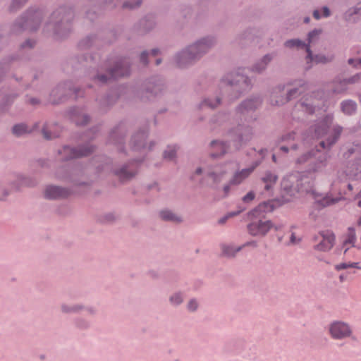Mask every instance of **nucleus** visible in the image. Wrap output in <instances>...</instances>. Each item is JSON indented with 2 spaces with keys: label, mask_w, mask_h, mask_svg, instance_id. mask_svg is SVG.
<instances>
[{
  "label": "nucleus",
  "mask_w": 361,
  "mask_h": 361,
  "mask_svg": "<svg viewBox=\"0 0 361 361\" xmlns=\"http://www.w3.org/2000/svg\"><path fill=\"white\" fill-rule=\"evenodd\" d=\"M216 44L214 37H202L176 52L173 61L178 68H188L200 61Z\"/></svg>",
  "instance_id": "f257e3e1"
},
{
  "label": "nucleus",
  "mask_w": 361,
  "mask_h": 361,
  "mask_svg": "<svg viewBox=\"0 0 361 361\" xmlns=\"http://www.w3.org/2000/svg\"><path fill=\"white\" fill-rule=\"evenodd\" d=\"M74 18L75 13L71 7L60 6L51 13L43 30L56 40H63L72 32Z\"/></svg>",
  "instance_id": "f03ea898"
},
{
  "label": "nucleus",
  "mask_w": 361,
  "mask_h": 361,
  "mask_svg": "<svg viewBox=\"0 0 361 361\" xmlns=\"http://www.w3.org/2000/svg\"><path fill=\"white\" fill-rule=\"evenodd\" d=\"M219 85L228 94L231 99H238L248 92L252 87L251 80L240 68L224 75L220 80Z\"/></svg>",
  "instance_id": "7ed1b4c3"
},
{
  "label": "nucleus",
  "mask_w": 361,
  "mask_h": 361,
  "mask_svg": "<svg viewBox=\"0 0 361 361\" xmlns=\"http://www.w3.org/2000/svg\"><path fill=\"white\" fill-rule=\"evenodd\" d=\"M92 171V169L79 164H74L68 167L58 169L56 176L75 187H91L94 181Z\"/></svg>",
  "instance_id": "20e7f679"
},
{
  "label": "nucleus",
  "mask_w": 361,
  "mask_h": 361,
  "mask_svg": "<svg viewBox=\"0 0 361 361\" xmlns=\"http://www.w3.org/2000/svg\"><path fill=\"white\" fill-rule=\"evenodd\" d=\"M42 13L37 9H27L17 18L11 26V32L18 35L24 31H37L42 23Z\"/></svg>",
  "instance_id": "39448f33"
},
{
  "label": "nucleus",
  "mask_w": 361,
  "mask_h": 361,
  "mask_svg": "<svg viewBox=\"0 0 361 361\" xmlns=\"http://www.w3.org/2000/svg\"><path fill=\"white\" fill-rule=\"evenodd\" d=\"M165 89L164 80L158 75L152 76L143 82L137 96L143 102H152L162 95Z\"/></svg>",
  "instance_id": "423d86ee"
},
{
  "label": "nucleus",
  "mask_w": 361,
  "mask_h": 361,
  "mask_svg": "<svg viewBox=\"0 0 361 361\" xmlns=\"http://www.w3.org/2000/svg\"><path fill=\"white\" fill-rule=\"evenodd\" d=\"M81 89L74 87L71 82H61L51 90L47 101L53 106H58L65 103L72 96L78 99L81 97Z\"/></svg>",
  "instance_id": "0eeeda50"
},
{
  "label": "nucleus",
  "mask_w": 361,
  "mask_h": 361,
  "mask_svg": "<svg viewBox=\"0 0 361 361\" xmlns=\"http://www.w3.org/2000/svg\"><path fill=\"white\" fill-rule=\"evenodd\" d=\"M328 154L326 151L313 148L301 155L296 160V163L301 164L310 162L305 171L308 173H316L326 166Z\"/></svg>",
  "instance_id": "6e6552de"
},
{
  "label": "nucleus",
  "mask_w": 361,
  "mask_h": 361,
  "mask_svg": "<svg viewBox=\"0 0 361 361\" xmlns=\"http://www.w3.org/2000/svg\"><path fill=\"white\" fill-rule=\"evenodd\" d=\"M226 135L230 138V142L233 143L235 149L238 151L252 139L253 130L249 125L238 123L228 129Z\"/></svg>",
  "instance_id": "1a4fd4ad"
},
{
  "label": "nucleus",
  "mask_w": 361,
  "mask_h": 361,
  "mask_svg": "<svg viewBox=\"0 0 361 361\" xmlns=\"http://www.w3.org/2000/svg\"><path fill=\"white\" fill-rule=\"evenodd\" d=\"M290 200L281 202V199H272L259 203L257 207L247 213V218L249 221H258L266 218V214L271 213L276 208L285 203L289 202Z\"/></svg>",
  "instance_id": "9d476101"
},
{
  "label": "nucleus",
  "mask_w": 361,
  "mask_h": 361,
  "mask_svg": "<svg viewBox=\"0 0 361 361\" xmlns=\"http://www.w3.org/2000/svg\"><path fill=\"white\" fill-rule=\"evenodd\" d=\"M304 175L300 173L298 176H288L281 181V202L286 200L285 195L290 197L294 196L296 193L303 191L302 188V181Z\"/></svg>",
  "instance_id": "9b49d317"
},
{
  "label": "nucleus",
  "mask_w": 361,
  "mask_h": 361,
  "mask_svg": "<svg viewBox=\"0 0 361 361\" xmlns=\"http://www.w3.org/2000/svg\"><path fill=\"white\" fill-rule=\"evenodd\" d=\"M63 150L66 154L62 158V161H68L73 159L90 156L95 152L96 146L90 143L82 144L76 147L65 145Z\"/></svg>",
  "instance_id": "f8f14e48"
},
{
  "label": "nucleus",
  "mask_w": 361,
  "mask_h": 361,
  "mask_svg": "<svg viewBox=\"0 0 361 361\" xmlns=\"http://www.w3.org/2000/svg\"><path fill=\"white\" fill-rule=\"evenodd\" d=\"M283 227L282 225L275 226L271 220L253 221L247 225V230L250 235L254 237H264L271 228H274L276 231H279Z\"/></svg>",
  "instance_id": "ddd939ff"
},
{
  "label": "nucleus",
  "mask_w": 361,
  "mask_h": 361,
  "mask_svg": "<svg viewBox=\"0 0 361 361\" xmlns=\"http://www.w3.org/2000/svg\"><path fill=\"white\" fill-rule=\"evenodd\" d=\"M144 158L133 159L128 162L113 169V173L118 178L121 183H126L131 180L137 173V171L131 169L134 164H140L143 162Z\"/></svg>",
  "instance_id": "4468645a"
},
{
  "label": "nucleus",
  "mask_w": 361,
  "mask_h": 361,
  "mask_svg": "<svg viewBox=\"0 0 361 361\" xmlns=\"http://www.w3.org/2000/svg\"><path fill=\"white\" fill-rule=\"evenodd\" d=\"M131 63L127 59H119L106 68L114 80L128 77L131 73Z\"/></svg>",
  "instance_id": "2eb2a0df"
},
{
  "label": "nucleus",
  "mask_w": 361,
  "mask_h": 361,
  "mask_svg": "<svg viewBox=\"0 0 361 361\" xmlns=\"http://www.w3.org/2000/svg\"><path fill=\"white\" fill-rule=\"evenodd\" d=\"M149 123L145 127L139 128L130 137L129 147L132 151L140 152L147 147L146 140L149 135Z\"/></svg>",
  "instance_id": "dca6fc26"
},
{
  "label": "nucleus",
  "mask_w": 361,
  "mask_h": 361,
  "mask_svg": "<svg viewBox=\"0 0 361 361\" xmlns=\"http://www.w3.org/2000/svg\"><path fill=\"white\" fill-rule=\"evenodd\" d=\"M126 87L122 85L111 87L100 99L99 105L101 108L105 109L112 106L126 93Z\"/></svg>",
  "instance_id": "f3484780"
},
{
  "label": "nucleus",
  "mask_w": 361,
  "mask_h": 361,
  "mask_svg": "<svg viewBox=\"0 0 361 361\" xmlns=\"http://www.w3.org/2000/svg\"><path fill=\"white\" fill-rule=\"evenodd\" d=\"M329 334L332 338L341 340L352 335V329L348 324L341 321H334L329 325Z\"/></svg>",
  "instance_id": "a211bd4d"
},
{
  "label": "nucleus",
  "mask_w": 361,
  "mask_h": 361,
  "mask_svg": "<svg viewBox=\"0 0 361 361\" xmlns=\"http://www.w3.org/2000/svg\"><path fill=\"white\" fill-rule=\"evenodd\" d=\"M73 193L71 188L54 185H49L46 187L44 194L47 200L66 199Z\"/></svg>",
  "instance_id": "6ab92c4d"
},
{
  "label": "nucleus",
  "mask_w": 361,
  "mask_h": 361,
  "mask_svg": "<svg viewBox=\"0 0 361 361\" xmlns=\"http://www.w3.org/2000/svg\"><path fill=\"white\" fill-rule=\"evenodd\" d=\"M260 35V30L257 27H247L237 35L235 41L241 47L252 43Z\"/></svg>",
  "instance_id": "aec40b11"
},
{
  "label": "nucleus",
  "mask_w": 361,
  "mask_h": 361,
  "mask_svg": "<svg viewBox=\"0 0 361 361\" xmlns=\"http://www.w3.org/2000/svg\"><path fill=\"white\" fill-rule=\"evenodd\" d=\"M69 115L72 122L78 127H85L91 121V116L77 106L70 109Z\"/></svg>",
  "instance_id": "412c9836"
},
{
  "label": "nucleus",
  "mask_w": 361,
  "mask_h": 361,
  "mask_svg": "<svg viewBox=\"0 0 361 361\" xmlns=\"http://www.w3.org/2000/svg\"><path fill=\"white\" fill-rule=\"evenodd\" d=\"M126 135L125 130L122 128L121 125H118L111 130L109 141L114 145H118V152L126 154V150L124 147Z\"/></svg>",
  "instance_id": "4be33fe9"
},
{
  "label": "nucleus",
  "mask_w": 361,
  "mask_h": 361,
  "mask_svg": "<svg viewBox=\"0 0 361 361\" xmlns=\"http://www.w3.org/2000/svg\"><path fill=\"white\" fill-rule=\"evenodd\" d=\"M155 18L152 14H147L134 25L135 30L140 35H145L156 27Z\"/></svg>",
  "instance_id": "5701e85b"
},
{
  "label": "nucleus",
  "mask_w": 361,
  "mask_h": 361,
  "mask_svg": "<svg viewBox=\"0 0 361 361\" xmlns=\"http://www.w3.org/2000/svg\"><path fill=\"white\" fill-rule=\"evenodd\" d=\"M262 104V99L259 96H252L243 101L237 107L236 111L240 114L256 110Z\"/></svg>",
  "instance_id": "b1692460"
},
{
  "label": "nucleus",
  "mask_w": 361,
  "mask_h": 361,
  "mask_svg": "<svg viewBox=\"0 0 361 361\" xmlns=\"http://www.w3.org/2000/svg\"><path fill=\"white\" fill-rule=\"evenodd\" d=\"M18 59V55L11 54L4 57L0 61V84L6 80L7 74L11 70V63Z\"/></svg>",
  "instance_id": "393cba45"
},
{
  "label": "nucleus",
  "mask_w": 361,
  "mask_h": 361,
  "mask_svg": "<svg viewBox=\"0 0 361 361\" xmlns=\"http://www.w3.org/2000/svg\"><path fill=\"white\" fill-rule=\"evenodd\" d=\"M332 123V117L326 116L321 122L314 125L313 136L319 138L326 135Z\"/></svg>",
  "instance_id": "a878e982"
},
{
  "label": "nucleus",
  "mask_w": 361,
  "mask_h": 361,
  "mask_svg": "<svg viewBox=\"0 0 361 361\" xmlns=\"http://www.w3.org/2000/svg\"><path fill=\"white\" fill-rule=\"evenodd\" d=\"M19 96L20 94L18 92L5 94L0 102V110L3 112H8L15 100Z\"/></svg>",
  "instance_id": "bb28decb"
},
{
  "label": "nucleus",
  "mask_w": 361,
  "mask_h": 361,
  "mask_svg": "<svg viewBox=\"0 0 361 361\" xmlns=\"http://www.w3.org/2000/svg\"><path fill=\"white\" fill-rule=\"evenodd\" d=\"M273 59V54H265L260 61H257L252 66L251 71L257 73H262L267 68V65Z\"/></svg>",
  "instance_id": "cd10ccee"
},
{
  "label": "nucleus",
  "mask_w": 361,
  "mask_h": 361,
  "mask_svg": "<svg viewBox=\"0 0 361 361\" xmlns=\"http://www.w3.org/2000/svg\"><path fill=\"white\" fill-rule=\"evenodd\" d=\"M11 131L13 135L20 137L30 134L32 130L29 129L25 123H18L12 126Z\"/></svg>",
  "instance_id": "c85d7f7f"
},
{
  "label": "nucleus",
  "mask_w": 361,
  "mask_h": 361,
  "mask_svg": "<svg viewBox=\"0 0 361 361\" xmlns=\"http://www.w3.org/2000/svg\"><path fill=\"white\" fill-rule=\"evenodd\" d=\"M159 217L164 221H170L175 223H181L183 219L180 216H177L171 210L165 209L159 212Z\"/></svg>",
  "instance_id": "c756f323"
},
{
  "label": "nucleus",
  "mask_w": 361,
  "mask_h": 361,
  "mask_svg": "<svg viewBox=\"0 0 361 361\" xmlns=\"http://www.w3.org/2000/svg\"><path fill=\"white\" fill-rule=\"evenodd\" d=\"M252 173V169H244L240 171H236L229 180L231 185H239Z\"/></svg>",
  "instance_id": "7c9ffc66"
},
{
  "label": "nucleus",
  "mask_w": 361,
  "mask_h": 361,
  "mask_svg": "<svg viewBox=\"0 0 361 361\" xmlns=\"http://www.w3.org/2000/svg\"><path fill=\"white\" fill-rule=\"evenodd\" d=\"M301 94H302V91H300L298 87L292 88V89L288 90L285 97H282L280 99V100H276V103L278 105L284 104L290 102L293 99L298 97Z\"/></svg>",
  "instance_id": "2f4dec72"
},
{
  "label": "nucleus",
  "mask_w": 361,
  "mask_h": 361,
  "mask_svg": "<svg viewBox=\"0 0 361 361\" xmlns=\"http://www.w3.org/2000/svg\"><path fill=\"white\" fill-rule=\"evenodd\" d=\"M92 80L99 85H107L114 80L111 75L107 73L106 70L105 71V73H97L92 77Z\"/></svg>",
  "instance_id": "473e14b6"
},
{
  "label": "nucleus",
  "mask_w": 361,
  "mask_h": 361,
  "mask_svg": "<svg viewBox=\"0 0 361 361\" xmlns=\"http://www.w3.org/2000/svg\"><path fill=\"white\" fill-rule=\"evenodd\" d=\"M222 255L228 258H233L235 257L237 252H240L243 249V246L235 247L233 245H221Z\"/></svg>",
  "instance_id": "72a5a7b5"
},
{
  "label": "nucleus",
  "mask_w": 361,
  "mask_h": 361,
  "mask_svg": "<svg viewBox=\"0 0 361 361\" xmlns=\"http://www.w3.org/2000/svg\"><path fill=\"white\" fill-rule=\"evenodd\" d=\"M355 16H361V7H352L348 8L343 14V19L347 22L355 23L357 19Z\"/></svg>",
  "instance_id": "f704fd0d"
},
{
  "label": "nucleus",
  "mask_w": 361,
  "mask_h": 361,
  "mask_svg": "<svg viewBox=\"0 0 361 361\" xmlns=\"http://www.w3.org/2000/svg\"><path fill=\"white\" fill-rule=\"evenodd\" d=\"M314 197L316 199L315 204L318 205V209H322L331 204H334L337 202L335 199H329L327 197H322L321 199H317L318 197L321 195L317 193L315 191L312 192Z\"/></svg>",
  "instance_id": "c9c22d12"
},
{
  "label": "nucleus",
  "mask_w": 361,
  "mask_h": 361,
  "mask_svg": "<svg viewBox=\"0 0 361 361\" xmlns=\"http://www.w3.org/2000/svg\"><path fill=\"white\" fill-rule=\"evenodd\" d=\"M117 219L118 217L114 212H109L98 215L97 221L102 224H110L114 223Z\"/></svg>",
  "instance_id": "e433bc0d"
},
{
  "label": "nucleus",
  "mask_w": 361,
  "mask_h": 361,
  "mask_svg": "<svg viewBox=\"0 0 361 361\" xmlns=\"http://www.w3.org/2000/svg\"><path fill=\"white\" fill-rule=\"evenodd\" d=\"M357 104L355 102L348 99L341 103V110L347 115H352L356 111Z\"/></svg>",
  "instance_id": "4c0bfd02"
},
{
  "label": "nucleus",
  "mask_w": 361,
  "mask_h": 361,
  "mask_svg": "<svg viewBox=\"0 0 361 361\" xmlns=\"http://www.w3.org/2000/svg\"><path fill=\"white\" fill-rule=\"evenodd\" d=\"M176 145H168L167 149L163 152L162 157L165 160L174 161L177 157V149Z\"/></svg>",
  "instance_id": "58836bf2"
},
{
  "label": "nucleus",
  "mask_w": 361,
  "mask_h": 361,
  "mask_svg": "<svg viewBox=\"0 0 361 361\" xmlns=\"http://www.w3.org/2000/svg\"><path fill=\"white\" fill-rule=\"evenodd\" d=\"M97 39L95 35H89L78 42V47L81 49H88L94 44Z\"/></svg>",
  "instance_id": "ea45409f"
},
{
  "label": "nucleus",
  "mask_w": 361,
  "mask_h": 361,
  "mask_svg": "<svg viewBox=\"0 0 361 361\" xmlns=\"http://www.w3.org/2000/svg\"><path fill=\"white\" fill-rule=\"evenodd\" d=\"M306 43L300 39H290L286 40L283 45L288 49L296 48L298 49H302L306 46Z\"/></svg>",
  "instance_id": "a19ab883"
},
{
  "label": "nucleus",
  "mask_w": 361,
  "mask_h": 361,
  "mask_svg": "<svg viewBox=\"0 0 361 361\" xmlns=\"http://www.w3.org/2000/svg\"><path fill=\"white\" fill-rule=\"evenodd\" d=\"M29 0H12L8 7L10 13H16L20 10Z\"/></svg>",
  "instance_id": "79ce46f5"
},
{
  "label": "nucleus",
  "mask_w": 361,
  "mask_h": 361,
  "mask_svg": "<svg viewBox=\"0 0 361 361\" xmlns=\"http://www.w3.org/2000/svg\"><path fill=\"white\" fill-rule=\"evenodd\" d=\"M18 178L20 181L21 186L34 187L38 183L35 178L23 175H18Z\"/></svg>",
  "instance_id": "37998d69"
},
{
  "label": "nucleus",
  "mask_w": 361,
  "mask_h": 361,
  "mask_svg": "<svg viewBox=\"0 0 361 361\" xmlns=\"http://www.w3.org/2000/svg\"><path fill=\"white\" fill-rule=\"evenodd\" d=\"M319 234L323 238L322 240H326L327 243L329 244V249H331L336 238L334 233L330 231H326L319 232Z\"/></svg>",
  "instance_id": "c03bdc74"
},
{
  "label": "nucleus",
  "mask_w": 361,
  "mask_h": 361,
  "mask_svg": "<svg viewBox=\"0 0 361 361\" xmlns=\"http://www.w3.org/2000/svg\"><path fill=\"white\" fill-rule=\"evenodd\" d=\"M226 171L221 170L220 171H210L207 172V176L212 178L213 183L218 184L221 181L222 178L226 175Z\"/></svg>",
  "instance_id": "a18cd8bd"
},
{
  "label": "nucleus",
  "mask_w": 361,
  "mask_h": 361,
  "mask_svg": "<svg viewBox=\"0 0 361 361\" xmlns=\"http://www.w3.org/2000/svg\"><path fill=\"white\" fill-rule=\"evenodd\" d=\"M314 59H315L314 63L316 64H319V63L326 64V63L331 62L334 60V55L325 56L324 54H319L314 55Z\"/></svg>",
  "instance_id": "49530a36"
},
{
  "label": "nucleus",
  "mask_w": 361,
  "mask_h": 361,
  "mask_svg": "<svg viewBox=\"0 0 361 361\" xmlns=\"http://www.w3.org/2000/svg\"><path fill=\"white\" fill-rule=\"evenodd\" d=\"M142 3V0H128L123 2L122 7L123 8L134 10L139 8L141 6Z\"/></svg>",
  "instance_id": "de8ad7c7"
},
{
  "label": "nucleus",
  "mask_w": 361,
  "mask_h": 361,
  "mask_svg": "<svg viewBox=\"0 0 361 361\" xmlns=\"http://www.w3.org/2000/svg\"><path fill=\"white\" fill-rule=\"evenodd\" d=\"M221 99L219 97H216L215 99H210V98H208V99H205L202 105V106H207L211 109H215L221 103Z\"/></svg>",
  "instance_id": "09e8293b"
},
{
  "label": "nucleus",
  "mask_w": 361,
  "mask_h": 361,
  "mask_svg": "<svg viewBox=\"0 0 361 361\" xmlns=\"http://www.w3.org/2000/svg\"><path fill=\"white\" fill-rule=\"evenodd\" d=\"M83 309L84 306L82 305H75L72 307H70L66 304H63L61 305V310L64 313L78 312Z\"/></svg>",
  "instance_id": "8fccbe9b"
},
{
  "label": "nucleus",
  "mask_w": 361,
  "mask_h": 361,
  "mask_svg": "<svg viewBox=\"0 0 361 361\" xmlns=\"http://www.w3.org/2000/svg\"><path fill=\"white\" fill-rule=\"evenodd\" d=\"M355 240L356 235L355 228L353 227H349L348 238L345 240V244H351L353 247H356L355 245Z\"/></svg>",
  "instance_id": "3c124183"
},
{
  "label": "nucleus",
  "mask_w": 361,
  "mask_h": 361,
  "mask_svg": "<svg viewBox=\"0 0 361 361\" xmlns=\"http://www.w3.org/2000/svg\"><path fill=\"white\" fill-rule=\"evenodd\" d=\"M278 176L270 171H267L264 176L262 178V180L265 183H274L276 182Z\"/></svg>",
  "instance_id": "603ef678"
},
{
  "label": "nucleus",
  "mask_w": 361,
  "mask_h": 361,
  "mask_svg": "<svg viewBox=\"0 0 361 361\" xmlns=\"http://www.w3.org/2000/svg\"><path fill=\"white\" fill-rule=\"evenodd\" d=\"M169 301L171 302V303L176 305H178L181 304L183 302L181 293L178 292V293H176L175 294L172 295L169 298Z\"/></svg>",
  "instance_id": "864d4df0"
},
{
  "label": "nucleus",
  "mask_w": 361,
  "mask_h": 361,
  "mask_svg": "<svg viewBox=\"0 0 361 361\" xmlns=\"http://www.w3.org/2000/svg\"><path fill=\"white\" fill-rule=\"evenodd\" d=\"M304 49H305V51L307 53V56H306L307 63L314 62V61H315L314 55L315 54H313V52L310 49V45L306 44V46L304 47Z\"/></svg>",
  "instance_id": "5fc2aeb1"
},
{
  "label": "nucleus",
  "mask_w": 361,
  "mask_h": 361,
  "mask_svg": "<svg viewBox=\"0 0 361 361\" xmlns=\"http://www.w3.org/2000/svg\"><path fill=\"white\" fill-rule=\"evenodd\" d=\"M42 134L43 135V137L47 140H51L54 137H57L58 135H51V133L50 130H49L47 128V126L44 125L43 128H42Z\"/></svg>",
  "instance_id": "6e6d98bb"
},
{
  "label": "nucleus",
  "mask_w": 361,
  "mask_h": 361,
  "mask_svg": "<svg viewBox=\"0 0 361 361\" xmlns=\"http://www.w3.org/2000/svg\"><path fill=\"white\" fill-rule=\"evenodd\" d=\"M322 32V29H314L312 31L309 32L307 34V42L308 43L307 44H310L312 42V39L314 37L319 35Z\"/></svg>",
  "instance_id": "4d7b16f0"
},
{
  "label": "nucleus",
  "mask_w": 361,
  "mask_h": 361,
  "mask_svg": "<svg viewBox=\"0 0 361 361\" xmlns=\"http://www.w3.org/2000/svg\"><path fill=\"white\" fill-rule=\"evenodd\" d=\"M119 2L120 0H104L103 5L106 8L113 9L116 7Z\"/></svg>",
  "instance_id": "13d9d810"
},
{
  "label": "nucleus",
  "mask_w": 361,
  "mask_h": 361,
  "mask_svg": "<svg viewBox=\"0 0 361 361\" xmlns=\"http://www.w3.org/2000/svg\"><path fill=\"white\" fill-rule=\"evenodd\" d=\"M149 52L147 50L142 51L140 54V61L144 65H147L149 63L148 61Z\"/></svg>",
  "instance_id": "bf43d9fd"
},
{
  "label": "nucleus",
  "mask_w": 361,
  "mask_h": 361,
  "mask_svg": "<svg viewBox=\"0 0 361 361\" xmlns=\"http://www.w3.org/2000/svg\"><path fill=\"white\" fill-rule=\"evenodd\" d=\"M10 194V191L4 188L1 183H0V201L6 200V197L8 196Z\"/></svg>",
  "instance_id": "052dcab7"
},
{
  "label": "nucleus",
  "mask_w": 361,
  "mask_h": 361,
  "mask_svg": "<svg viewBox=\"0 0 361 361\" xmlns=\"http://www.w3.org/2000/svg\"><path fill=\"white\" fill-rule=\"evenodd\" d=\"M255 198V193L254 191L248 192L243 198L242 200L245 203H250Z\"/></svg>",
  "instance_id": "680f3d73"
},
{
  "label": "nucleus",
  "mask_w": 361,
  "mask_h": 361,
  "mask_svg": "<svg viewBox=\"0 0 361 361\" xmlns=\"http://www.w3.org/2000/svg\"><path fill=\"white\" fill-rule=\"evenodd\" d=\"M35 40H32V39H26L24 42H23L21 44H20V48L22 49H25V48H27V49H32L35 45Z\"/></svg>",
  "instance_id": "e2e57ef3"
},
{
  "label": "nucleus",
  "mask_w": 361,
  "mask_h": 361,
  "mask_svg": "<svg viewBox=\"0 0 361 361\" xmlns=\"http://www.w3.org/2000/svg\"><path fill=\"white\" fill-rule=\"evenodd\" d=\"M25 97L27 98V99L25 101V102L26 104H30L32 106H37V105H39L41 103L40 99H38V98H36V97H29L27 94L25 96Z\"/></svg>",
  "instance_id": "0e129e2a"
},
{
  "label": "nucleus",
  "mask_w": 361,
  "mask_h": 361,
  "mask_svg": "<svg viewBox=\"0 0 361 361\" xmlns=\"http://www.w3.org/2000/svg\"><path fill=\"white\" fill-rule=\"evenodd\" d=\"M326 240H322L319 244L314 246V248L319 251L325 252L326 250H329V247H327Z\"/></svg>",
  "instance_id": "69168bd1"
},
{
  "label": "nucleus",
  "mask_w": 361,
  "mask_h": 361,
  "mask_svg": "<svg viewBox=\"0 0 361 361\" xmlns=\"http://www.w3.org/2000/svg\"><path fill=\"white\" fill-rule=\"evenodd\" d=\"M348 63L350 66H353L355 68L361 67V58L358 59H353L350 58L348 60Z\"/></svg>",
  "instance_id": "338daca9"
},
{
  "label": "nucleus",
  "mask_w": 361,
  "mask_h": 361,
  "mask_svg": "<svg viewBox=\"0 0 361 361\" xmlns=\"http://www.w3.org/2000/svg\"><path fill=\"white\" fill-rule=\"evenodd\" d=\"M197 307H198V304L195 299H191L189 301L188 305V308L189 310H190L192 312H195V310H197Z\"/></svg>",
  "instance_id": "774afa93"
}]
</instances>
